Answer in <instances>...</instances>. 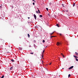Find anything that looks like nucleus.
I'll use <instances>...</instances> for the list:
<instances>
[{"instance_id": "nucleus-39", "label": "nucleus", "mask_w": 78, "mask_h": 78, "mask_svg": "<svg viewBox=\"0 0 78 78\" xmlns=\"http://www.w3.org/2000/svg\"><path fill=\"white\" fill-rule=\"evenodd\" d=\"M62 37H63V36H62Z\"/></svg>"}, {"instance_id": "nucleus-4", "label": "nucleus", "mask_w": 78, "mask_h": 78, "mask_svg": "<svg viewBox=\"0 0 78 78\" xmlns=\"http://www.w3.org/2000/svg\"><path fill=\"white\" fill-rule=\"evenodd\" d=\"M75 54L76 56H78V53L77 52H76L75 53Z\"/></svg>"}, {"instance_id": "nucleus-17", "label": "nucleus", "mask_w": 78, "mask_h": 78, "mask_svg": "<svg viewBox=\"0 0 78 78\" xmlns=\"http://www.w3.org/2000/svg\"><path fill=\"white\" fill-rule=\"evenodd\" d=\"M76 61H78V59L77 58H76Z\"/></svg>"}, {"instance_id": "nucleus-6", "label": "nucleus", "mask_w": 78, "mask_h": 78, "mask_svg": "<svg viewBox=\"0 0 78 78\" xmlns=\"http://www.w3.org/2000/svg\"><path fill=\"white\" fill-rule=\"evenodd\" d=\"M13 67H11V68H10V70H11L13 69Z\"/></svg>"}, {"instance_id": "nucleus-3", "label": "nucleus", "mask_w": 78, "mask_h": 78, "mask_svg": "<svg viewBox=\"0 0 78 78\" xmlns=\"http://www.w3.org/2000/svg\"><path fill=\"white\" fill-rule=\"evenodd\" d=\"M59 45H61V43H59V42H57V45L58 46Z\"/></svg>"}, {"instance_id": "nucleus-40", "label": "nucleus", "mask_w": 78, "mask_h": 78, "mask_svg": "<svg viewBox=\"0 0 78 78\" xmlns=\"http://www.w3.org/2000/svg\"><path fill=\"white\" fill-rule=\"evenodd\" d=\"M9 47H10L9 46Z\"/></svg>"}, {"instance_id": "nucleus-16", "label": "nucleus", "mask_w": 78, "mask_h": 78, "mask_svg": "<svg viewBox=\"0 0 78 78\" xmlns=\"http://www.w3.org/2000/svg\"><path fill=\"white\" fill-rule=\"evenodd\" d=\"M4 78V75H3L0 78Z\"/></svg>"}, {"instance_id": "nucleus-2", "label": "nucleus", "mask_w": 78, "mask_h": 78, "mask_svg": "<svg viewBox=\"0 0 78 78\" xmlns=\"http://www.w3.org/2000/svg\"><path fill=\"white\" fill-rule=\"evenodd\" d=\"M34 16L35 18V20H36V15L35 14H34Z\"/></svg>"}, {"instance_id": "nucleus-1", "label": "nucleus", "mask_w": 78, "mask_h": 78, "mask_svg": "<svg viewBox=\"0 0 78 78\" xmlns=\"http://www.w3.org/2000/svg\"><path fill=\"white\" fill-rule=\"evenodd\" d=\"M73 66H72L70 68H69V70H70V69H73Z\"/></svg>"}, {"instance_id": "nucleus-34", "label": "nucleus", "mask_w": 78, "mask_h": 78, "mask_svg": "<svg viewBox=\"0 0 78 78\" xmlns=\"http://www.w3.org/2000/svg\"><path fill=\"white\" fill-rule=\"evenodd\" d=\"M51 63L50 64H49V65H51Z\"/></svg>"}, {"instance_id": "nucleus-12", "label": "nucleus", "mask_w": 78, "mask_h": 78, "mask_svg": "<svg viewBox=\"0 0 78 78\" xmlns=\"http://www.w3.org/2000/svg\"><path fill=\"white\" fill-rule=\"evenodd\" d=\"M38 11L39 14H40V10H39V9H38Z\"/></svg>"}, {"instance_id": "nucleus-30", "label": "nucleus", "mask_w": 78, "mask_h": 78, "mask_svg": "<svg viewBox=\"0 0 78 78\" xmlns=\"http://www.w3.org/2000/svg\"><path fill=\"white\" fill-rule=\"evenodd\" d=\"M33 5H34V4H35L33 2Z\"/></svg>"}, {"instance_id": "nucleus-37", "label": "nucleus", "mask_w": 78, "mask_h": 78, "mask_svg": "<svg viewBox=\"0 0 78 78\" xmlns=\"http://www.w3.org/2000/svg\"><path fill=\"white\" fill-rule=\"evenodd\" d=\"M68 16H70V15H68Z\"/></svg>"}, {"instance_id": "nucleus-10", "label": "nucleus", "mask_w": 78, "mask_h": 78, "mask_svg": "<svg viewBox=\"0 0 78 78\" xmlns=\"http://www.w3.org/2000/svg\"><path fill=\"white\" fill-rule=\"evenodd\" d=\"M75 3H74L73 4V7L75 6Z\"/></svg>"}, {"instance_id": "nucleus-26", "label": "nucleus", "mask_w": 78, "mask_h": 78, "mask_svg": "<svg viewBox=\"0 0 78 78\" xmlns=\"http://www.w3.org/2000/svg\"><path fill=\"white\" fill-rule=\"evenodd\" d=\"M62 6H63V7H64V4H62Z\"/></svg>"}, {"instance_id": "nucleus-32", "label": "nucleus", "mask_w": 78, "mask_h": 78, "mask_svg": "<svg viewBox=\"0 0 78 78\" xmlns=\"http://www.w3.org/2000/svg\"><path fill=\"white\" fill-rule=\"evenodd\" d=\"M60 36H62V34H60Z\"/></svg>"}, {"instance_id": "nucleus-38", "label": "nucleus", "mask_w": 78, "mask_h": 78, "mask_svg": "<svg viewBox=\"0 0 78 78\" xmlns=\"http://www.w3.org/2000/svg\"><path fill=\"white\" fill-rule=\"evenodd\" d=\"M33 1H34V0H32Z\"/></svg>"}, {"instance_id": "nucleus-21", "label": "nucleus", "mask_w": 78, "mask_h": 78, "mask_svg": "<svg viewBox=\"0 0 78 78\" xmlns=\"http://www.w3.org/2000/svg\"><path fill=\"white\" fill-rule=\"evenodd\" d=\"M34 56H37V54H35Z\"/></svg>"}, {"instance_id": "nucleus-8", "label": "nucleus", "mask_w": 78, "mask_h": 78, "mask_svg": "<svg viewBox=\"0 0 78 78\" xmlns=\"http://www.w3.org/2000/svg\"><path fill=\"white\" fill-rule=\"evenodd\" d=\"M56 26H57L58 27H59V24H56Z\"/></svg>"}, {"instance_id": "nucleus-23", "label": "nucleus", "mask_w": 78, "mask_h": 78, "mask_svg": "<svg viewBox=\"0 0 78 78\" xmlns=\"http://www.w3.org/2000/svg\"><path fill=\"white\" fill-rule=\"evenodd\" d=\"M43 42L44 43L45 42V41L44 40H43Z\"/></svg>"}, {"instance_id": "nucleus-11", "label": "nucleus", "mask_w": 78, "mask_h": 78, "mask_svg": "<svg viewBox=\"0 0 78 78\" xmlns=\"http://www.w3.org/2000/svg\"><path fill=\"white\" fill-rule=\"evenodd\" d=\"M11 61H12V62H14V60H13V59H11Z\"/></svg>"}, {"instance_id": "nucleus-7", "label": "nucleus", "mask_w": 78, "mask_h": 78, "mask_svg": "<svg viewBox=\"0 0 78 78\" xmlns=\"http://www.w3.org/2000/svg\"><path fill=\"white\" fill-rule=\"evenodd\" d=\"M74 57H75V58H78V56H76L75 55H73Z\"/></svg>"}, {"instance_id": "nucleus-18", "label": "nucleus", "mask_w": 78, "mask_h": 78, "mask_svg": "<svg viewBox=\"0 0 78 78\" xmlns=\"http://www.w3.org/2000/svg\"><path fill=\"white\" fill-rule=\"evenodd\" d=\"M40 17H42V15H40Z\"/></svg>"}, {"instance_id": "nucleus-25", "label": "nucleus", "mask_w": 78, "mask_h": 78, "mask_svg": "<svg viewBox=\"0 0 78 78\" xmlns=\"http://www.w3.org/2000/svg\"><path fill=\"white\" fill-rule=\"evenodd\" d=\"M49 5H51V2L50 3Z\"/></svg>"}, {"instance_id": "nucleus-29", "label": "nucleus", "mask_w": 78, "mask_h": 78, "mask_svg": "<svg viewBox=\"0 0 78 78\" xmlns=\"http://www.w3.org/2000/svg\"><path fill=\"white\" fill-rule=\"evenodd\" d=\"M2 7L1 6H0V8H1V9H2Z\"/></svg>"}, {"instance_id": "nucleus-24", "label": "nucleus", "mask_w": 78, "mask_h": 78, "mask_svg": "<svg viewBox=\"0 0 78 78\" xmlns=\"http://www.w3.org/2000/svg\"><path fill=\"white\" fill-rule=\"evenodd\" d=\"M30 54H32V55H33V52H31V53H30Z\"/></svg>"}, {"instance_id": "nucleus-33", "label": "nucleus", "mask_w": 78, "mask_h": 78, "mask_svg": "<svg viewBox=\"0 0 78 78\" xmlns=\"http://www.w3.org/2000/svg\"><path fill=\"white\" fill-rule=\"evenodd\" d=\"M34 42H36V41L35 40H34Z\"/></svg>"}, {"instance_id": "nucleus-27", "label": "nucleus", "mask_w": 78, "mask_h": 78, "mask_svg": "<svg viewBox=\"0 0 78 78\" xmlns=\"http://www.w3.org/2000/svg\"><path fill=\"white\" fill-rule=\"evenodd\" d=\"M68 12V10H66V11H64V12Z\"/></svg>"}, {"instance_id": "nucleus-9", "label": "nucleus", "mask_w": 78, "mask_h": 78, "mask_svg": "<svg viewBox=\"0 0 78 78\" xmlns=\"http://www.w3.org/2000/svg\"><path fill=\"white\" fill-rule=\"evenodd\" d=\"M53 33H54V32H53L52 33H50L49 34H50L51 35H52V34H53Z\"/></svg>"}, {"instance_id": "nucleus-20", "label": "nucleus", "mask_w": 78, "mask_h": 78, "mask_svg": "<svg viewBox=\"0 0 78 78\" xmlns=\"http://www.w3.org/2000/svg\"><path fill=\"white\" fill-rule=\"evenodd\" d=\"M46 9L47 10V11H48V8H46Z\"/></svg>"}, {"instance_id": "nucleus-15", "label": "nucleus", "mask_w": 78, "mask_h": 78, "mask_svg": "<svg viewBox=\"0 0 78 78\" xmlns=\"http://www.w3.org/2000/svg\"><path fill=\"white\" fill-rule=\"evenodd\" d=\"M56 37V36H51V38H52V37Z\"/></svg>"}, {"instance_id": "nucleus-28", "label": "nucleus", "mask_w": 78, "mask_h": 78, "mask_svg": "<svg viewBox=\"0 0 78 78\" xmlns=\"http://www.w3.org/2000/svg\"><path fill=\"white\" fill-rule=\"evenodd\" d=\"M44 51H45L44 50L43 51L42 53H44Z\"/></svg>"}, {"instance_id": "nucleus-22", "label": "nucleus", "mask_w": 78, "mask_h": 78, "mask_svg": "<svg viewBox=\"0 0 78 78\" xmlns=\"http://www.w3.org/2000/svg\"><path fill=\"white\" fill-rule=\"evenodd\" d=\"M41 58H44L43 55H42Z\"/></svg>"}, {"instance_id": "nucleus-35", "label": "nucleus", "mask_w": 78, "mask_h": 78, "mask_svg": "<svg viewBox=\"0 0 78 78\" xmlns=\"http://www.w3.org/2000/svg\"><path fill=\"white\" fill-rule=\"evenodd\" d=\"M28 19H30V18L29 17H28Z\"/></svg>"}, {"instance_id": "nucleus-13", "label": "nucleus", "mask_w": 78, "mask_h": 78, "mask_svg": "<svg viewBox=\"0 0 78 78\" xmlns=\"http://www.w3.org/2000/svg\"><path fill=\"white\" fill-rule=\"evenodd\" d=\"M27 35L28 36V37H30V35L29 34H28Z\"/></svg>"}, {"instance_id": "nucleus-19", "label": "nucleus", "mask_w": 78, "mask_h": 78, "mask_svg": "<svg viewBox=\"0 0 78 78\" xmlns=\"http://www.w3.org/2000/svg\"><path fill=\"white\" fill-rule=\"evenodd\" d=\"M70 74H69L68 75V78H69V77H70Z\"/></svg>"}, {"instance_id": "nucleus-31", "label": "nucleus", "mask_w": 78, "mask_h": 78, "mask_svg": "<svg viewBox=\"0 0 78 78\" xmlns=\"http://www.w3.org/2000/svg\"><path fill=\"white\" fill-rule=\"evenodd\" d=\"M36 13H38V11H36Z\"/></svg>"}, {"instance_id": "nucleus-14", "label": "nucleus", "mask_w": 78, "mask_h": 78, "mask_svg": "<svg viewBox=\"0 0 78 78\" xmlns=\"http://www.w3.org/2000/svg\"><path fill=\"white\" fill-rule=\"evenodd\" d=\"M19 61H20V62H21V59L20 58H19V61H18V62H19Z\"/></svg>"}, {"instance_id": "nucleus-36", "label": "nucleus", "mask_w": 78, "mask_h": 78, "mask_svg": "<svg viewBox=\"0 0 78 78\" xmlns=\"http://www.w3.org/2000/svg\"><path fill=\"white\" fill-rule=\"evenodd\" d=\"M47 46H46L45 47L46 48H47Z\"/></svg>"}, {"instance_id": "nucleus-5", "label": "nucleus", "mask_w": 78, "mask_h": 78, "mask_svg": "<svg viewBox=\"0 0 78 78\" xmlns=\"http://www.w3.org/2000/svg\"><path fill=\"white\" fill-rule=\"evenodd\" d=\"M61 55H62V56L63 58H65V57L64 56V55H63L62 53H61Z\"/></svg>"}]
</instances>
